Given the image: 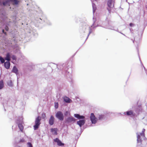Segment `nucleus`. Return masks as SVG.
I'll use <instances>...</instances> for the list:
<instances>
[{
  "label": "nucleus",
  "mask_w": 147,
  "mask_h": 147,
  "mask_svg": "<svg viewBox=\"0 0 147 147\" xmlns=\"http://www.w3.org/2000/svg\"><path fill=\"white\" fill-rule=\"evenodd\" d=\"M11 58L13 60H16V58L15 55H12L11 56Z\"/></svg>",
  "instance_id": "obj_29"
},
{
  "label": "nucleus",
  "mask_w": 147,
  "mask_h": 147,
  "mask_svg": "<svg viewBox=\"0 0 147 147\" xmlns=\"http://www.w3.org/2000/svg\"><path fill=\"white\" fill-rule=\"evenodd\" d=\"M97 117L100 120H101L104 119L105 118V116L103 115H98V116H97Z\"/></svg>",
  "instance_id": "obj_18"
},
{
  "label": "nucleus",
  "mask_w": 147,
  "mask_h": 147,
  "mask_svg": "<svg viewBox=\"0 0 147 147\" xmlns=\"http://www.w3.org/2000/svg\"><path fill=\"white\" fill-rule=\"evenodd\" d=\"M2 32L5 34H6V32H4V30L3 29L2 30Z\"/></svg>",
  "instance_id": "obj_35"
},
{
  "label": "nucleus",
  "mask_w": 147,
  "mask_h": 147,
  "mask_svg": "<svg viewBox=\"0 0 147 147\" xmlns=\"http://www.w3.org/2000/svg\"><path fill=\"white\" fill-rule=\"evenodd\" d=\"M27 144L28 145V147H32V146L31 143L28 142Z\"/></svg>",
  "instance_id": "obj_28"
},
{
  "label": "nucleus",
  "mask_w": 147,
  "mask_h": 147,
  "mask_svg": "<svg viewBox=\"0 0 147 147\" xmlns=\"http://www.w3.org/2000/svg\"><path fill=\"white\" fill-rule=\"evenodd\" d=\"M10 23L11 22L10 21H9V22H7L5 25V30H6L7 31H8L9 29V28L7 26H9L10 25Z\"/></svg>",
  "instance_id": "obj_15"
},
{
  "label": "nucleus",
  "mask_w": 147,
  "mask_h": 147,
  "mask_svg": "<svg viewBox=\"0 0 147 147\" xmlns=\"http://www.w3.org/2000/svg\"><path fill=\"white\" fill-rule=\"evenodd\" d=\"M124 114L125 115V112H124Z\"/></svg>",
  "instance_id": "obj_38"
},
{
  "label": "nucleus",
  "mask_w": 147,
  "mask_h": 147,
  "mask_svg": "<svg viewBox=\"0 0 147 147\" xmlns=\"http://www.w3.org/2000/svg\"><path fill=\"white\" fill-rule=\"evenodd\" d=\"M11 55L10 53H7L6 55L5 58V59L7 61H9L10 60Z\"/></svg>",
  "instance_id": "obj_14"
},
{
  "label": "nucleus",
  "mask_w": 147,
  "mask_h": 147,
  "mask_svg": "<svg viewBox=\"0 0 147 147\" xmlns=\"http://www.w3.org/2000/svg\"><path fill=\"white\" fill-rule=\"evenodd\" d=\"M18 127L20 130L22 131L23 130L24 127L22 124V123H18Z\"/></svg>",
  "instance_id": "obj_20"
},
{
  "label": "nucleus",
  "mask_w": 147,
  "mask_h": 147,
  "mask_svg": "<svg viewBox=\"0 0 147 147\" xmlns=\"http://www.w3.org/2000/svg\"><path fill=\"white\" fill-rule=\"evenodd\" d=\"M95 1H99V0H94Z\"/></svg>",
  "instance_id": "obj_37"
},
{
  "label": "nucleus",
  "mask_w": 147,
  "mask_h": 147,
  "mask_svg": "<svg viewBox=\"0 0 147 147\" xmlns=\"http://www.w3.org/2000/svg\"><path fill=\"white\" fill-rule=\"evenodd\" d=\"M23 118L22 117H20L19 119L18 120L17 123H22L23 122Z\"/></svg>",
  "instance_id": "obj_22"
},
{
  "label": "nucleus",
  "mask_w": 147,
  "mask_h": 147,
  "mask_svg": "<svg viewBox=\"0 0 147 147\" xmlns=\"http://www.w3.org/2000/svg\"><path fill=\"white\" fill-rule=\"evenodd\" d=\"M109 28L111 29H113V28Z\"/></svg>",
  "instance_id": "obj_36"
},
{
  "label": "nucleus",
  "mask_w": 147,
  "mask_h": 147,
  "mask_svg": "<svg viewBox=\"0 0 147 147\" xmlns=\"http://www.w3.org/2000/svg\"><path fill=\"white\" fill-rule=\"evenodd\" d=\"M55 116L59 120L62 121L64 119V116L63 113L61 111H58L56 113Z\"/></svg>",
  "instance_id": "obj_5"
},
{
  "label": "nucleus",
  "mask_w": 147,
  "mask_h": 147,
  "mask_svg": "<svg viewBox=\"0 0 147 147\" xmlns=\"http://www.w3.org/2000/svg\"><path fill=\"white\" fill-rule=\"evenodd\" d=\"M133 24L132 23H130V24H129V26H132L133 25Z\"/></svg>",
  "instance_id": "obj_33"
},
{
  "label": "nucleus",
  "mask_w": 147,
  "mask_h": 147,
  "mask_svg": "<svg viewBox=\"0 0 147 147\" xmlns=\"http://www.w3.org/2000/svg\"><path fill=\"white\" fill-rule=\"evenodd\" d=\"M70 114L69 112L68 111H66L64 115L65 116L69 115Z\"/></svg>",
  "instance_id": "obj_27"
},
{
  "label": "nucleus",
  "mask_w": 147,
  "mask_h": 147,
  "mask_svg": "<svg viewBox=\"0 0 147 147\" xmlns=\"http://www.w3.org/2000/svg\"><path fill=\"white\" fill-rule=\"evenodd\" d=\"M55 107L56 109H57L58 108V103H55Z\"/></svg>",
  "instance_id": "obj_31"
},
{
  "label": "nucleus",
  "mask_w": 147,
  "mask_h": 147,
  "mask_svg": "<svg viewBox=\"0 0 147 147\" xmlns=\"http://www.w3.org/2000/svg\"><path fill=\"white\" fill-rule=\"evenodd\" d=\"M123 35H124L123 34V33H121Z\"/></svg>",
  "instance_id": "obj_39"
},
{
  "label": "nucleus",
  "mask_w": 147,
  "mask_h": 147,
  "mask_svg": "<svg viewBox=\"0 0 147 147\" xmlns=\"http://www.w3.org/2000/svg\"><path fill=\"white\" fill-rule=\"evenodd\" d=\"M133 113V112L131 111H128L126 112V115L128 116H129L131 115H132Z\"/></svg>",
  "instance_id": "obj_25"
},
{
  "label": "nucleus",
  "mask_w": 147,
  "mask_h": 147,
  "mask_svg": "<svg viewBox=\"0 0 147 147\" xmlns=\"http://www.w3.org/2000/svg\"><path fill=\"white\" fill-rule=\"evenodd\" d=\"M90 118L92 124H95L98 120L97 118L95 117L93 113L91 114Z\"/></svg>",
  "instance_id": "obj_6"
},
{
  "label": "nucleus",
  "mask_w": 147,
  "mask_h": 147,
  "mask_svg": "<svg viewBox=\"0 0 147 147\" xmlns=\"http://www.w3.org/2000/svg\"><path fill=\"white\" fill-rule=\"evenodd\" d=\"M40 120L41 118L39 116L38 117L36 118L35 121V125L34 126V130H36L38 128V127L40 124Z\"/></svg>",
  "instance_id": "obj_4"
},
{
  "label": "nucleus",
  "mask_w": 147,
  "mask_h": 147,
  "mask_svg": "<svg viewBox=\"0 0 147 147\" xmlns=\"http://www.w3.org/2000/svg\"><path fill=\"white\" fill-rule=\"evenodd\" d=\"M56 67H57V65H56Z\"/></svg>",
  "instance_id": "obj_40"
},
{
  "label": "nucleus",
  "mask_w": 147,
  "mask_h": 147,
  "mask_svg": "<svg viewBox=\"0 0 147 147\" xmlns=\"http://www.w3.org/2000/svg\"><path fill=\"white\" fill-rule=\"evenodd\" d=\"M0 61L2 63H4L5 60L1 56H0Z\"/></svg>",
  "instance_id": "obj_26"
},
{
  "label": "nucleus",
  "mask_w": 147,
  "mask_h": 147,
  "mask_svg": "<svg viewBox=\"0 0 147 147\" xmlns=\"http://www.w3.org/2000/svg\"><path fill=\"white\" fill-rule=\"evenodd\" d=\"M55 119L53 116L51 115L49 120V123L51 125H53L54 123Z\"/></svg>",
  "instance_id": "obj_10"
},
{
  "label": "nucleus",
  "mask_w": 147,
  "mask_h": 147,
  "mask_svg": "<svg viewBox=\"0 0 147 147\" xmlns=\"http://www.w3.org/2000/svg\"><path fill=\"white\" fill-rule=\"evenodd\" d=\"M19 2V1L18 0H6L3 1L0 0V5L7 6L10 9L11 7H9L10 3L13 5H17Z\"/></svg>",
  "instance_id": "obj_1"
},
{
  "label": "nucleus",
  "mask_w": 147,
  "mask_h": 147,
  "mask_svg": "<svg viewBox=\"0 0 147 147\" xmlns=\"http://www.w3.org/2000/svg\"><path fill=\"white\" fill-rule=\"evenodd\" d=\"M64 101L67 103H70L71 101V100L68 97L65 96L63 98Z\"/></svg>",
  "instance_id": "obj_12"
},
{
  "label": "nucleus",
  "mask_w": 147,
  "mask_h": 147,
  "mask_svg": "<svg viewBox=\"0 0 147 147\" xmlns=\"http://www.w3.org/2000/svg\"><path fill=\"white\" fill-rule=\"evenodd\" d=\"M4 83L3 80L0 81V90L2 89L4 87Z\"/></svg>",
  "instance_id": "obj_21"
},
{
  "label": "nucleus",
  "mask_w": 147,
  "mask_h": 147,
  "mask_svg": "<svg viewBox=\"0 0 147 147\" xmlns=\"http://www.w3.org/2000/svg\"><path fill=\"white\" fill-rule=\"evenodd\" d=\"M2 9H0V13H1V14H2L3 15L4 14V11H2Z\"/></svg>",
  "instance_id": "obj_32"
},
{
  "label": "nucleus",
  "mask_w": 147,
  "mask_h": 147,
  "mask_svg": "<svg viewBox=\"0 0 147 147\" xmlns=\"http://www.w3.org/2000/svg\"><path fill=\"white\" fill-rule=\"evenodd\" d=\"M146 73L147 74V71H146Z\"/></svg>",
  "instance_id": "obj_42"
},
{
  "label": "nucleus",
  "mask_w": 147,
  "mask_h": 147,
  "mask_svg": "<svg viewBox=\"0 0 147 147\" xmlns=\"http://www.w3.org/2000/svg\"><path fill=\"white\" fill-rule=\"evenodd\" d=\"M137 142L138 143H140L141 144L142 139H144L145 134L144 131H142V133H136Z\"/></svg>",
  "instance_id": "obj_3"
},
{
  "label": "nucleus",
  "mask_w": 147,
  "mask_h": 147,
  "mask_svg": "<svg viewBox=\"0 0 147 147\" xmlns=\"http://www.w3.org/2000/svg\"><path fill=\"white\" fill-rule=\"evenodd\" d=\"M10 63L9 61H7L4 63V66L7 69H9L10 67Z\"/></svg>",
  "instance_id": "obj_11"
},
{
  "label": "nucleus",
  "mask_w": 147,
  "mask_h": 147,
  "mask_svg": "<svg viewBox=\"0 0 147 147\" xmlns=\"http://www.w3.org/2000/svg\"><path fill=\"white\" fill-rule=\"evenodd\" d=\"M84 29H86V28H87V29H89V33L88 36V37L86 38V39L88 38V36H89V34L92 32V30L91 29V28L90 27H88V26H84Z\"/></svg>",
  "instance_id": "obj_16"
},
{
  "label": "nucleus",
  "mask_w": 147,
  "mask_h": 147,
  "mask_svg": "<svg viewBox=\"0 0 147 147\" xmlns=\"http://www.w3.org/2000/svg\"><path fill=\"white\" fill-rule=\"evenodd\" d=\"M144 69H145V67H144Z\"/></svg>",
  "instance_id": "obj_41"
},
{
  "label": "nucleus",
  "mask_w": 147,
  "mask_h": 147,
  "mask_svg": "<svg viewBox=\"0 0 147 147\" xmlns=\"http://www.w3.org/2000/svg\"><path fill=\"white\" fill-rule=\"evenodd\" d=\"M12 72L17 74L18 72V69L16 66H14L12 70Z\"/></svg>",
  "instance_id": "obj_17"
},
{
  "label": "nucleus",
  "mask_w": 147,
  "mask_h": 147,
  "mask_svg": "<svg viewBox=\"0 0 147 147\" xmlns=\"http://www.w3.org/2000/svg\"><path fill=\"white\" fill-rule=\"evenodd\" d=\"M25 142V140L24 138H22L20 139V142Z\"/></svg>",
  "instance_id": "obj_30"
},
{
  "label": "nucleus",
  "mask_w": 147,
  "mask_h": 147,
  "mask_svg": "<svg viewBox=\"0 0 147 147\" xmlns=\"http://www.w3.org/2000/svg\"><path fill=\"white\" fill-rule=\"evenodd\" d=\"M92 2L93 8V13H94L96 9V5L93 3L92 1Z\"/></svg>",
  "instance_id": "obj_19"
},
{
  "label": "nucleus",
  "mask_w": 147,
  "mask_h": 147,
  "mask_svg": "<svg viewBox=\"0 0 147 147\" xmlns=\"http://www.w3.org/2000/svg\"><path fill=\"white\" fill-rule=\"evenodd\" d=\"M115 0H108L107 5L110 8H113L114 6Z\"/></svg>",
  "instance_id": "obj_7"
},
{
  "label": "nucleus",
  "mask_w": 147,
  "mask_h": 147,
  "mask_svg": "<svg viewBox=\"0 0 147 147\" xmlns=\"http://www.w3.org/2000/svg\"><path fill=\"white\" fill-rule=\"evenodd\" d=\"M74 117L79 119H82L77 121V124L80 127L84 125L85 123V120L84 119L85 118V117L83 116H81L78 114H74Z\"/></svg>",
  "instance_id": "obj_2"
},
{
  "label": "nucleus",
  "mask_w": 147,
  "mask_h": 147,
  "mask_svg": "<svg viewBox=\"0 0 147 147\" xmlns=\"http://www.w3.org/2000/svg\"><path fill=\"white\" fill-rule=\"evenodd\" d=\"M19 147H20V146H19Z\"/></svg>",
  "instance_id": "obj_43"
},
{
  "label": "nucleus",
  "mask_w": 147,
  "mask_h": 147,
  "mask_svg": "<svg viewBox=\"0 0 147 147\" xmlns=\"http://www.w3.org/2000/svg\"><path fill=\"white\" fill-rule=\"evenodd\" d=\"M54 142H57L59 146H62L64 145V144L62 143L58 138H56L54 139Z\"/></svg>",
  "instance_id": "obj_9"
},
{
  "label": "nucleus",
  "mask_w": 147,
  "mask_h": 147,
  "mask_svg": "<svg viewBox=\"0 0 147 147\" xmlns=\"http://www.w3.org/2000/svg\"><path fill=\"white\" fill-rule=\"evenodd\" d=\"M7 84L9 86H13V84L12 81L11 80L8 81L7 82Z\"/></svg>",
  "instance_id": "obj_24"
},
{
  "label": "nucleus",
  "mask_w": 147,
  "mask_h": 147,
  "mask_svg": "<svg viewBox=\"0 0 147 147\" xmlns=\"http://www.w3.org/2000/svg\"><path fill=\"white\" fill-rule=\"evenodd\" d=\"M57 128H52L51 129V131L52 132L53 134L54 135H56L57 134Z\"/></svg>",
  "instance_id": "obj_13"
},
{
  "label": "nucleus",
  "mask_w": 147,
  "mask_h": 147,
  "mask_svg": "<svg viewBox=\"0 0 147 147\" xmlns=\"http://www.w3.org/2000/svg\"><path fill=\"white\" fill-rule=\"evenodd\" d=\"M93 20L94 23H93V25H92V26H91V27H95L96 26H96V23H95V22L96 21V19L94 18L93 17Z\"/></svg>",
  "instance_id": "obj_23"
},
{
  "label": "nucleus",
  "mask_w": 147,
  "mask_h": 147,
  "mask_svg": "<svg viewBox=\"0 0 147 147\" xmlns=\"http://www.w3.org/2000/svg\"><path fill=\"white\" fill-rule=\"evenodd\" d=\"M107 9L109 11V12L110 13L111 12V10H110V9H109L108 8H107Z\"/></svg>",
  "instance_id": "obj_34"
},
{
  "label": "nucleus",
  "mask_w": 147,
  "mask_h": 147,
  "mask_svg": "<svg viewBox=\"0 0 147 147\" xmlns=\"http://www.w3.org/2000/svg\"><path fill=\"white\" fill-rule=\"evenodd\" d=\"M65 121L66 123H68L74 122L75 121V119L72 117H69L65 119Z\"/></svg>",
  "instance_id": "obj_8"
}]
</instances>
